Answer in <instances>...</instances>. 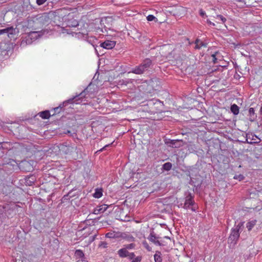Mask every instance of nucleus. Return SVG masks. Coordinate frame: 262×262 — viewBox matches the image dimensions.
Here are the masks:
<instances>
[{"label":"nucleus","instance_id":"f257e3e1","mask_svg":"<svg viewBox=\"0 0 262 262\" xmlns=\"http://www.w3.org/2000/svg\"><path fill=\"white\" fill-rule=\"evenodd\" d=\"M244 223L240 222L232 228L228 242L235 245L239 237V233L243 230Z\"/></svg>","mask_w":262,"mask_h":262},{"label":"nucleus","instance_id":"f03ea898","mask_svg":"<svg viewBox=\"0 0 262 262\" xmlns=\"http://www.w3.org/2000/svg\"><path fill=\"white\" fill-rule=\"evenodd\" d=\"M152 64L151 60L149 58H146L138 66L133 68L129 73H132L136 74H142L148 70Z\"/></svg>","mask_w":262,"mask_h":262},{"label":"nucleus","instance_id":"7ed1b4c3","mask_svg":"<svg viewBox=\"0 0 262 262\" xmlns=\"http://www.w3.org/2000/svg\"><path fill=\"white\" fill-rule=\"evenodd\" d=\"M194 203L193 196L191 193H189L185 198V203L183 207L186 209L190 208L192 211H195V209H193V207H190L191 206H192Z\"/></svg>","mask_w":262,"mask_h":262},{"label":"nucleus","instance_id":"20e7f679","mask_svg":"<svg viewBox=\"0 0 262 262\" xmlns=\"http://www.w3.org/2000/svg\"><path fill=\"white\" fill-rule=\"evenodd\" d=\"M160 238V237L157 236L154 232H151L148 237V239L155 245L158 246H164V244H162V242L159 241Z\"/></svg>","mask_w":262,"mask_h":262},{"label":"nucleus","instance_id":"39448f33","mask_svg":"<svg viewBox=\"0 0 262 262\" xmlns=\"http://www.w3.org/2000/svg\"><path fill=\"white\" fill-rule=\"evenodd\" d=\"M116 45V42L112 40H106L100 44V47L106 49H112Z\"/></svg>","mask_w":262,"mask_h":262},{"label":"nucleus","instance_id":"423d86ee","mask_svg":"<svg viewBox=\"0 0 262 262\" xmlns=\"http://www.w3.org/2000/svg\"><path fill=\"white\" fill-rule=\"evenodd\" d=\"M15 29L13 27H8L7 28L0 30V35L6 33L7 34L8 36L10 37V35L15 34Z\"/></svg>","mask_w":262,"mask_h":262},{"label":"nucleus","instance_id":"0eeeda50","mask_svg":"<svg viewBox=\"0 0 262 262\" xmlns=\"http://www.w3.org/2000/svg\"><path fill=\"white\" fill-rule=\"evenodd\" d=\"M194 43L195 44V46L194 47L195 49H200L202 47L206 48L207 47V43H204L203 41H202L199 39H196Z\"/></svg>","mask_w":262,"mask_h":262},{"label":"nucleus","instance_id":"6e6552de","mask_svg":"<svg viewBox=\"0 0 262 262\" xmlns=\"http://www.w3.org/2000/svg\"><path fill=\"white\" fill-rule=\"evenodd\" d=\"M128 253L129 252L124 247L118 251V254L121 257H126Z\"/></svg>","mask_w":262,"mask_h":262},{"label":"nucleus","instance_id":"1a4fd4ad","mask_svg":"<svg viewBox=\"0 0 262 262\" xmlns=\"http://www.w3.org/2000/svg\"><path fill=\"white\" fill-rule=\"evenodd\" d=\"M122 238L126 240L128 242H134L135 239L131 234L125 232L123 233Z\"/></svg>","mask_w":262,"mask_h":262},{"label":"nucleus","instance_id":"9d476101","mask_svg":"<svg viewBox=\"0 0 262 262\" xmlns=\"http://www.w3.org/2000/svg\"><path fill=\"white\" fill-rule=\"evenodd\" d=\"M230 110L234 115H236L239 113V107L235 104L231 105Z\"/></svg>","mask_w":262,"mask_h":262},{"label":"nucleus","instance_id":"9b49d317","mask_svg":"<svg viewBox=\"0 0 262 262\" xmlns=\"http://www.w3.org/2000/svg\"><path fill=\"white\" fill-rule=\"evenodd\" d=\"M249 116H250L249 120L251 121H253L256 117V115H255L254 110L253 108L250 107L249 108Z\"/></svg>","mask_w":262,"mask_h":262},{"label":"nucleus","instance_id":"f8f14e48","mask_svg":"<svg viewBox=\"0 0 262 262\" xmlns=\"http://www.w3.org/2000/svg\"><path fill=\"white\" fill-rule=\"evenodd\" d=\"M75 98H74L73 99H70L68 100V101L64 102L62 104H60L59 106V107H57L54 108L55 112L56 113H59V108H61L63 107L64 105V104H66L68 103H72L73 102L74 99Z\"/></svg>","mask_w":262,"mask_h":262},{"label":"nucleus","instance_id":"ddd939ff","mask_svg":"<svg viewBox=\"0 0 262 262\" xmlns=\"http://www.w3.org/2000/svg\"><path fill=\"white\" fill-rule=\"evenodd\" d=\"M39 116L42 119H48L50 116V112L48 111L41 112L39 113Z\"/></svg>","mask_w":262,"mask_h":262},{"label":"nucleus","instance_id":"4468645a","mask_svg":"<svg viewBox=\"0 0 262 262\" xmlns=\"http://www.w3.org/2000/svg\"><path fill=\"white\" fill-rule=\"evenodd\" d=\"M102 195V190L101 189H96L93 196L95 198H100Z\"/></svg>","mask_w":262,"mask_h":262},{"label":"nucleus","instance_id":"2eb2a0df","mask_svg":"<svg viewBox=\"0 0 262 262\" xmlns=\"http://www.w3.org/2000/svg\"><path fill=\"white\" fill-rule=\"evenodd\" d=\"M61 150L67 154L71 152L73 150V148L71 147H68L67 146H62L61 148Z\"/></svg>","mask_w":262,"mask_h":262},{"label":"nucleus","instance_id":"dca6fc26","mask_svg":"<svg viewBox=\"0 0 262 262\" xmlns=\"http://www.w3.org/2000/svg\"><path fill=\"white\" fill-rule=\"evenodd\" d=\"M154 258L155 262H162V258L161 257V253L157 251L154 255Z\"/></svg>","mask_w":262,"mask_h":262},{"label":"nucleus","instance_id":"f3484780","mask_svg":"<svg viewBox=\"0 0 262 262\" xmlns=\"http://www.w3.org/2000/svg\"><path fill=\"white\" fill-rule=\"evenodd\" d=\"M255 224H256L255 220H253V221L249 222L247 224V228H248V230L249 231L251 230L253 228V227L255 226Z\"/></svg>","mask_w":262,"mask_h":262},{"label":"nucleus","instance_id":"a211bd4d","mask_svg":"<svg viewBox=\"0 0 262 262\" xmlns=\"http://www.w3.org/2000/svg\"><path fill=\"white\" fill-rule=\"evenodd\" d=\"M172 168V164L170 162L165 163L163 165V168L166 171L170 170Z\"/></svg>","mask_w":262,"mask_h":262},{"label":"nucleus","instance_id":"6ab92c4d","mask_svg":"<svg viewBox=\"0 0 262 262\" xmlns=\"http://www.w3.org/2000/svg\"><path fill=\"white\" fill-rule=\"evenodd\" d=\"M75 254L77 257H78L80 258H83L84 256L83 252L81 250H77L75 251Z\"/></svg>","mask_w":262,"mask_h":262},{"label":"nucleus","instance_id":"aec40b11","mask_svg":"<svg viewBox=\"0 0 262 262\" xmlns=\"http://www.w3.org/2000/svg\"><path fill=\"white\" fill-rule=\"evenodd\" d=\"M136 245L134 243H131L129 244L125 245L124 246V248L127 249H134L135 248Z\"/></svg>","mask_w":262,"mask_h":262},{"label":"nucleus","instance_id":"412c9836","mask_svg":"<svg viewBox=\"0 0 262 262\" xmlns=\"http://www.w3.org/2000/svg\"><path fill=\"white\" fill-rule=\"evenodd\" d=\"M98 208L99 209V211L101 213L104 212L107 208V206L106 205H102L100 206H98Z\"/></svg>","mask_w":262,"mask_h":262},{"label":"nucleus","instance_id":"4be33fe9","mask_svg":"<svg viewBox=\"0 0 262 262\" xmlns=\"http://www.w3.org/2000/svg\"><path fill=\"white\" fill-rule=\"evenodd\" d=\"M215 17L220 20L223 24L226 21V18L221 15H217Z\"/></svg>","mask_w":262,"mask_h":262},{"label":"nucleus","instance_id":"5701e85b","mask_svg":"<svg viewBox=\"0 0 262 262\" xmlns=\"http://www.w3.org/2000/svg\"><path fill=\"white\" fill-rule=\"evenodd\" d=\"M123 232H115L114 235V238H122V235Z\"/></svg>","mask_w":262,"mask_h":262},{"label":"nucleus","instance_id":"b1692460","mask_svg":"<svg viewBox=\"0 0 262 262\" xmlns=\"http://www.w3.org/2000/svg\"><path fill=\"white\" fill-rule=\"evenodd\" d=\"M147 19L148 21H152V20H155V21H158L157 18L152 15H148L147 16Z\"/></svg>","mask_w":262,"mask_h":262},{"label":"nucleus","instance_id":"393cba45","mask_svg":"<svg viewBox=\"0 0 262 262\" xmlns=\"http://www.w3.org/2000/svg\"><path fill=\"white\" fill-rule=\"evenodd\" d=\"M115 231L108 232L105 234V237L110 238H114Z\"/></svg>","mask_w":262,"mask_h":262},{"label":"nucleus","instance_id":"a878e982","mask_svg":"<svg viewBox=\"0 0 262 262\" xmlns=\"http://www.w3.org/2000/svg\"><path fill=\"white\" fill-rule=\"evenodd\" d=\"M234 179L239 180V181H241L244 179V177L242 174L236 175L234 177Z\"/></svg>","mask_w":262,"mask_h":262},{"label":"nucleus","instance_id":"bb28decb","mask_svg":"<svg viewBox=\"0 0 262 262\" xmlns=\"http://www.w3.org/2000/svg\"><path fill=\"white\" fill-rule=\"evenodd\" d=\"M142 259L141 256H137L136 257H134L132 260V262H140Z\"/></svg>","mask_w":262,"mask_h":262},{"label":"nucleus","instance_id":"cd10ccee","mask_svg":"<svg viewBox=\"0 0 262 262\" xmlns=\"http://www.w3.org/2000/svg\"><path fill=\"white\" fill-rule=\"evenodd\" d=\"M129 259L130 260H133L134 259V258L135 257V255L134 254V253L133 252H129L128 254L127 255V256Z\"/></svg>","mask_w":262,"mask_h":262},{"label":"nucleus","instance_id":"c85d7f7f","mask_svg":"<svg viewBox=\"0 0 262 262\" xmlns=\"http://www.w3.org/2000/svg\"><path fill=\"white\" fill-rule=\"evenodd\" d=\"M95 40H96L97 41V39L94 37H91L90 38H89L88 39V41L92 44L94 47V45L93 44V42H94V41Z\"/></svg>","mask_w":262,"mask_h":262},{"label":"nucleus","instance_id":"c756f323","mask_svg":"<svg viewBox=\"0 0 262 262\" xmlns=\"http://www.w3.org/2000/svg\"><path fill=\"white\" fill-rule=\"evenodd\" d=\"M47 0H36V3L40 6L43 4Z\"/></svg>","mask_w":262,"mask_h":262},{"label":"nucleus","instance_id":"7c9ffc66","mask_svg":"<svg viewBox=\"0 0 262 262\" xmlns=\"http://www.w3.org/2000/svg\"><path fill=\"white\" fill-rule=\"evenodd\" d=\"M143 245H144V246L145 247V248L147 250H148L149 251H151V247H150L149 246V245L147 244V243H146V242L143 243Z\"/></svg>","mask_w":262,"mask_h":262},{"label":"nucleus","instance_id":"2f4dec72","mask_svg":"<svg viewBox=\"0 0 262 262\" xmlns=\"http://www.w3.org/2000/svg\"><path fill=\"white\" fill-rule=\"evenodd\" d=\"M85 90L83 91V92H82L79 95V97H80V98H82V97H84L85 96Z\"/></svg>","mask_w":262,"mask_h":262},{"label":"nucleus","instance_id":"473e14b6","mask_svg":"<svg viewBox=\"0 0 262 262\" xmlns=\"http://www.w3.org/2000/svg\"><path fill=\"white\" fill-rule=\"evenodd\" d=\"M100 213H101V212L99 211V208L98 207L94 209V213H95L96 214H99Z\"/></svg>","mask_w":262,"mask_h":262},{"label":"nucleus","instance_id":"72a5a7b5","mask_svg":"<svg viewBox=\"0 0 262 262\" xmlns=\"http://www.w3.org/2000/svg\"><path fill=\"white\" fill-rule=\"evenodd\" d=\"M212 61L214 63H215L216 62V58L215 57V55L214 54H212Z\"/></svg>","mask_w":262,"mask_h":262},{"label":"nucleus","instance_id":"f704fd0d","mask_svg":"<svg viewBox=\"0 0 262 262\" xmlns=\"http://www.w3.org/2000/svg\"><path fill=\"white\" fill-rule=\"evenodd\" d=\"M107 244L105 242H102L100 245V246L103 247V248L106 247Z\"/></svg>","mask_w":262,"mask_h":262},{"label":"nucleus","instance_id":"c9c22d12","mask_svg":"<svg viewBox=\"0 0 262 262\" xmlns=\"http://www.w3.org/2000/svg\"><path fill=\"white\" fill-rule=\"evenodd\" d=\"M200 14L201 16H204L205 14V12L202 10H200Z\"/></svg>","mask_w":262,"mask_h":262},{"label":"nucleus","instance_id":"e433bc0d","mask_svg":"<svg viewBox=\"0 0 262 262\" xmlns=\"http://www.w3.org/2000/svg\"><path fill=\"white\" fill-rule=\"evenodd\" d=\"M95 236H96V235L90 237V242H92L94 240Z\"/></svg>","mask_w":262,"mask_h":262},{"label":"nucleus","instance_id":"4c0bfd02","mask_svg":"<svg viewBox=\"0 0 262 262\" xmlns=\"http://www.w3.org/2000/svg\"><path fill=\"white\" fill-rule=\"evenodd\" d=\"M207 23L208 24H209L210 25L215 26V24L214 23L211 22L210 20H209L208 19L207 20Z\"/></svg>","mask_w":262,"mask_h":262},{"label":"nucleus","instance_id":"58836bf2","mask_svg":"<svg viewBox=\"0 0 262 262\" xmlns=\"http://www.w3.org/2000/svg\"><path fill=\"white\" fill-rule=\"evenodd\" d=\"M77 262H88L87 260L83 259H80L77 261Z\"/></svg>","mask_w":262,"mask_h":262},{"label":"nucleus","instance_id":"ea45409f","mask_svg":"<svg viewBox=\"0 0 262 262\" xmlns=\"http://www.w3.org/2000/svg\"><path fill=\"white\" fill-rule=\"evenodd\" d=\"M111 144H107V145H106L105 146H104L102 148H101L100 151H102L106 147H108Z\"/></svg>","mask_w":262,"mask_h":262},{"label":"nucleus","instance_id":"a19ab883","mask_svg":"<svg viewBox=\"0 0 262 262\" xmlns=\"http://www.w3.org/2000/svg\"><path fill=\"white\" fill-rule=\"evenodd\" d=\"M177 141H175V140H172L171 141V144H174L175 143V142H176Z\"/></svg>","mask_w":262,"mask_h":262},{"label":"nucleus","instance_id":"79ce46f5","mask_svg":"<svg viewBox=\"0 0 262 262\" xmlns=\"http://www.w3.org/2000/svg\"><path fill=\"white\" fill-rule=\"evenodd\" d=\"M77 25H78V23H77V21H75V24L73 25V26L76 27V26H77Z\"/></svg>","mask_w":262,"mask_h":262},{"label":"nucleus","instance_id":"37998d69","mask_svg":"<svg viewBox=\"0 0 262 262\" xmlns=\"http://www.w3.org/2000/svg\"><path fill=\"white\" fill-rule=\"evenodd\" d=\"M164 238H167V239H170V237H168V236H165Z\"/></svg>","mask_w":262,"mask_h":262},{"label":"nucleus","instance_id":"c03bdc74","mask_svg":"<svg viewBox=\"0 0 262 262\" xmlns=\"http://www.w3.org/2000/svg\"><path fill=\"white\" fill-rule=\"evenodd\" d=\"M260 114L262 115V106L260 108Z\"/></svg>","mask_w":262,"mask_h":262},{"label":"nucleus","instance_id":"a18cd8bd","mask_svg":"<svg viewBox=\"0 0 262 262\" xmlns=\"http://www.w3.org/2000/svg\"><path fill=\"white\" fill-rule=\"evenodd\" d=\"M238 2H243L244 1V0H237Z\"/></svg>","mask_w":262,"mask_h":262},{"label":"nucleus","instance_id":"49530a36","mask_svg":"<svg viewBox=\"0 0 262 262\" xmlns=\"http://www.w3.org/2000/svg\"><path fill=\"white\" fill-rule=\"evenodd\" d=\"M2 145H1V143H0V148L1 147Z\"/></svg>","mask_w":262,"mask_h":262}]
</instances>
